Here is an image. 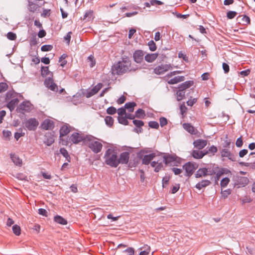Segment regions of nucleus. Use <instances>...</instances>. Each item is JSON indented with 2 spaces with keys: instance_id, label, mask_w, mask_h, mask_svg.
Returning <instances> with one entry per match:
<instances>
[{
  "instance_id": "f257e3e1",
  "label": "nucleus",
  "mask_w": 255,
  "mask_h": 255,
  "mask_svg": "<svg viewBox=\"0 0 255 255\" xmlns=\"http://www.w3.org/2000/svg\"><path fill=\"white\" fill-rule=\"evenodd\" d=\"M104 159L105 163L111 167L116 168L118 166V155L116 150L108 148L106 151Z\"/></svg>"
},
{
  "instance_id": "f03ea898",
  "label": "nucleus",
  "mask_w": 255,
  "mask_h": 255,
  "mask_svg": "<svg viewBox=\"0 0 255 255\" xmlns=\"http://www.w3.org/2000/svg\"><path fill=\"white\" fill-rule=\"evenodd\" d=\"M122 61L115 63L112 67V70L114 74L122 75L129 70L130 62L127 57H122Z\"/></svg>"
},
{
  "instance_id": "7ed1b4c3",
  "label": "nucleus",
  "mask_w": 255,
  "mask_h": 255,
  "mask_svg": "<svg viewBox=\"0 0 255 255\" xmlns=\"http://www.w3.org/2000/svg\"><path fill=\"white\" fill-rule=\"evenodd\" d=\"M175 159V157L173 155L170 154L164 155L157 161H152L151 163V166L154 168V171L155 172H158L163 168V163L167 165L174 161Z\"/></svg>"
},
{
  "instance_id": "20e7f679",
  "label": "nucleus",
  "mask_w": 255,
  "mask_h": 255,
  "mask_svg": "<svg viewBox=\"0 0 255 255\" xmlns=\"http://www.w3.org/2000/svg\"><path fill=\"white\" fill-rule=\"evenodd\" d=\"M97 139V138L92 135H86L85 142L91 150L95 153L100 152L103 148V144L98 141Z\"/></svg>"
},
{
  "instance_id": "39448f33",
  "label": "nucleus",
  "mask_w": 255,
  "mask_h": 255,
  "mask_svg": "<svg viewBox=\"0 0 255 255\" xmlns=\"http://www.w3.org/2000/svg\"><path fill=\"white\" fill-rule=\"evenodd\" d=\"M216 174V171L211 167L200 168L195 174L197 178L206 177L208 175H213Z\"/></svg>"
},
{
  "instance_id": "423d86ee",
  "label": "nucleus",
  "mask_w": 255,
  "mask_h": 255,
  "mask_svg": "<svg viewBox=\"0 0 255 255\" xmlns=\"http://www.w3.org/2000/svg\"><path fill=\"white\" fill-rule=\"evenodd\" d=\"M198 164L196 162H188L183 166V169L185 171V175L190 177L197 169Z\"/></svg>"
},
{
  "instance_id": "0eeeda50",
  "label": "nucleus",
  "mask_w": 255,
  "mask_h": 255,
  "mask_svg": "<svg viewBox=\"0 0 255 255\" xmlns=\"http://www.w3.org/2000/svg\"><path fill=\"white\" fill-rule=\"evenodd\" d=\"M23 124L25 128L28 130L34 131L39 125V122L36 119L31 118L25 120Z\"/></svg>"
},
{
  "instance_id": "6e6552de",
  "label": "nucleus",
  "mask_w": 255,
  "mask_h": 255,
  "mask_svg": "<svg viewBox=\"0 0 255 255\" xmlns=\"http://www.w3.org/2000/svg\"><path fill=\"white\" fill-rule=\"evenodd\" d=\"M172 69L170 64H161L154 68L153 73L157 75H162Z\"/></svg>"
},
{
  "instance_id": "1a4fd4ad",
  "label": "nucleus",
  "mask_w": 255,
  "mask_h": 255,
  "mask_svg": "<svg viewBox=\"0 0 255 255\" xmlns=\"http://www.w3.org/2000/svg\"><path fill=\"white\" fill-rule=\"evenodd\" d=\"M33 109V105L28 101H24L20 103L17 108L19 112L23 113V112H29Z\"/></svg>"
},
{
  "instance_id": "9d476101",
  "label": "nucleus",
  "mask_w": 255,
  "mask_h": 255,
  "mask_svg": "<svg viewBox=\"0 0 255 255\" xmlns=\"http://www.w3.org/2000/svg\"><path fill=\"white\" fill-rule=\"evenodd\" d=\"M70 141L74 144H77L82 141L86 142V136H83L78 132H74L70 137Z\"/></svg>"
},
{
  "instance_id": "9b49d317",
  "label": "nucleus",
  "mask_w": 255,
  "mask_h": 255,
  "mask_svg": "<svg viewBox=\"0 0 255 255\" xmlns=\"http://www.w3.org/2000/svg\"><path fill=\"white\" fill-rule=\"evenodd\" d=\"M183 128L189 133L192 135H195L197 137L200 136L199 131L192 125L189 123H184L183 124Z\"/></svg>"
},
{
  "instance_id": "f8f14e48",
  "label": "nucleus",
  "mask_w": 255,
  "mask_h": 255,
  "mask_svg": "<svg viewBox=\"0 0 255 255\" xmlns=\"http://www.w3.org/2000/svg\"><path fill=\"white\" fill-rule=\"evenodd\" d=\"M130 153L128 151L122 152L118 156V165L121 164H127L129 161Z\"/></svg>"
},
{
  "instance_id": "ddd939ff",
  "label": "nucleus",
  "mask_w": 255,
  "mask_h": 255,
  "mask_svg": "<svg viewBox=\"0 0 255 255\" xmlns=\"http://www.w3.org/2000/svg\"><path fill=\"white\" fill-rule=\"evenodd\" d=\"M44 85L50 90L56 92L58 91V87L54 82L52 78L49 77L45 79L44 82Z\"/></svg>"
},
{
  "instance_id": "4468645a",
  "label": "nucleus",
  "mask_w": 255,
  "mask_h": 255,
  "mask_svg": "<svg viewBox=\"0 0 255 255\" xmlns=\"http://www.w3.org/2000/svg\"><path fill=\"white\" fill-rule=\"evenodd\" d=\"M208 141L205 139H198L193 141L194 147L199 150L203 149L207 145Z\"/></svg>"
},
{
  "instance_id": "2eb2a0df",
  "label": "nucleus",
  "mask_w": 255,
  "mask_h": 255,
  "mask_svg": "<svg viewBox=\"0 0 255 255\" xmlns=\"http://www.w3.org/2000/svg\"><path fill=\"white\" fill-rule=\"evenodd\" d=\"M41 127L44 130L52 129L54 128V123L52 120L45 119L42 123Z\"/></svg>"
},
{
  "instance_id": "dca6fc26",
  "label": "nucleus",
  "mask_w": 255,
  "mask_h": 255,
  "mask_svg": "<svg viewBox=\"0 0 255 255\" xmlns=\"http://www.w3.org/2000/svg\"><path fill=\"white\" fill-rule=\"evenodd\" d=\"M54 142L53 132H47L44 135V143L47 146L51 145Z\"/></svg>"
},
{
  "instance_id": "f3484780",
  "label": "nucleus",
  "mask_w": 255,
  "mask_h": 255,
  "mask_svg": "<svg viewBox=\"0 0 255 255\" xmlns=\"http://www.w3.org/2000/svg\"><path fill=\"white\" fill-rule=\"evenodd\" d=\"M144 53L141 50L135 51L133 54V57L135 62L140 63L143 59Z\"/></svg>"
},
{
  "instance_id": "a211bd4d",
  "label": "nucleus",
  "mask_w": 255,
  "mask_h": 255,
  "mask_svg": "<svg viewBox=\"0 0 255 255\" xmlns=\"http://www.w3.org/2000/svg\"><path fill=\"white\" fill-rule=\"evenodd\" d=\"M156 153H151L149 154L144 155L142 158V164L143 165H147L149 163L151 164L152 160L155 157Z\"/></svg>"
},
{
  "instance_id": "6ab92c4d",
  "label": "nucleus",
  "mask_w": 255,
  "mask_h": 255,
  "mask_svg": "<svg viewBox=\"0 0 255 255\" xmlns=\"http://www.w3.org/2000/svg\"><path fill=\"white\" fill-rule=\"evenodd\" d=\"M133 124L136 127V128L133 129V131L136 133L141 132L142 130V127L144 125V123L141 120H134Z\"/></svg>"
},
{
  "instance_id": "aec40b11",
  "label": "nucleus",
  "mask_w": 255,
  "mask_h": 255,
  "mask_svg": "<svg viewBox=\"0 0 255 255\" xmlns=\"http://www.w3.org/2000/svg\"><path fill=\"white\" fill-rule=\"evenodd\" d=\"M221 155L222 157H227L231 161H235V157L230 151L227 148L223 149L221 151Z\"/></svg>"
},
{
  "instance_id": "412c9836",
  "label": "nucleus",
  "mask_w": 255,
  "mask_h": 255,
  "mask_svg": "<svg viewBox=\"0 0 255 255\" xmlns=\"http://www.w3.org/2000/svg\"><path fill=\"white\" fill-rule=\"evenodd\" d=\"M191 154L195 159H201L205 155V151L198 150H193L192 151Z\"/></svg>"
},
{
  "instance_id": "4be33fe9",
  "label": "nucleus",
  "mask_w": 255,
  "mask_h": 255,
  "mask_svg": "<svg viewBox=\"0 0 255 255\" xmlns=\"http://www.w3.org/2000/svg\"><path fill=\"white\" fill-rule=\"evenodd\" d=\"M70 131V127L68 125H64L60 129V137L68 134Z\"/></svg>"
},
{
  "instance_id": "5701e85b",
  "label": "nucleus",
  "mask_w": 255,
  "mask_h": 255,
  "mask_svg": "<svg viewBox=\"0 0 255 255\" xmlns=\"http://www.w3.org/2000/svg\"><path fill=\"white\" fill-rule=\"evenodd\" d=\"M211 184V182L209 180H202L200 182H198L195 185V187L198 190H201L203 188L209 186Z\"/></svg>"
},
{
  "instance_id": "b1692460",
  "label": "nucleus",
  "mask_w": 255,
  "mask_h": 255,
  "mask_svg": "<svg viewBox=\"0 0 255 255\" xmlns=\"http://www.w3.org/2000/svg\"><path fill=\"white\" fill-rule=\"evenodd\" d=\"M185 77L183 76H177L168 81L169 84L173 85L184 81Z\"/></svg>"
},
{
  "instance_id": "393cba45",
  "label": "nucleus",
  "mask_w": 255,
  "mask_h": 255,
  "mask_svg": "<svg viewBox=\"0 0 255 255\" xmlns=\"http://www.w3.org/2000/svg\"><path fill=\"white\" fill-rule=\"evenodd\" d=\"M19 100L17 98H14L10 101L7 104V107L11 112L15 109L16 106L18 104Z\"/></svg>"
},
{
  "instance_id": "a878e982",
  "label": "nucleus",
  "mask_w": 255,
  "mask_h": 255,
  "mask_svg": "<svg viewBox=\"0 0 255 255\" xmlns=\"http://www.w3.org/2000/svg\"><path fill=\"white\" fill-rule=\"evenodd\" d=\"M10 156L14 164L18 166H21L22 165V160L20 159L17 155L14 153H10Z\"/></svg>"
},
{
  "instance_id": "bb28decb",
  "label": "nucleus",
  "mask_w": 255,
  "mask_h": 255,
  "mask_svg": "<svg viewBox=\"0 0 255 255\" xmlns=\"http://www.w3.org/2000/svg\"><path fill=\"white\" fill-rule=\"evenodd\" d=\"M54 221L59 224L65 225L67 224V221L66 219L59 215H56L54 217Z\"/></svg>"
},
{
  "instance_id": "cd10ccee",
  "label": "nucleus",
  "mask_w": 255,
  "mask_h": 255,
  "mask_svg": "<svg viewBox=\"0 0 255 255\" xmlns=\"http://www.w3.org/2000/svg\"><path fill=\"white\" fill-rule=\"evenodd\" d=\"M194 84L193 81L189 80L184 82L182 83L181 85H180L178 87V88H181L184 90L190 88Z\"/></svg>"
},
{
  "instance_id": "c85d7f7f",
  "label": "nucleus",
  "mask_w": 255,
  "mask_h": 255,
  "mask_svg": "<svg viewBox=\"0 0 255 255\" xmlns=\"http://www.w3.org/2000/svg\"><path fill=\"white\" fill-rule=\"evenodd\" d=\"M158 55L156 53H151L146 54L145 57V60L148 62H153L157 57Z\"/></svg>"
},
{
  "instance_id": "c756f323",
  "label": "nucleus",
  "mask_w": 255,
  "mask_h": 255,
  "mask_svg": "<svg viewBox=\"0 0 255 255\" xmlns=\"http://www.w3.org/2000/svg\"><path fill=\"white\" fill-rule=\"evenodd\" d=\"M176 97L177 100L180 101L183 100L185 97V90L181 88H178V90L176 91Z\"/></svg>"
},
{
  "instance_id": "7c9ffc66",
  "label": "nucleus",
  "mask_w": 255,
  "mask_h": 255,
  "mask_svg": "<svg viewBox=\"0 0 255 255\" xmlns=\"http://www.w3.org/2000/svg\"><path fill=\"white\" fill-rule=\"evenodd\" d=\"M59 151L60 153L66 158V160L68 162L71 161V157L67 150L65 148H61Z\"/></svg>"
},
{
  "instance_id": "2f4dec72",
  "label": "nucleus",
  "mask_w": 255,
  "mask_h": 255,
  "mask_svg": "<svg viewBox=\"0 0 255 255\" xmlns=\"http://www.w3.org/2000/svg\"><path fill=\"white\" fill-rule=\"evenodd\" d=\"M136 104L135 102H128L125 105V108L127 109L129 112H133L134 111V107L136 106Z\"/></svg>"
},
{
  "instance_id": "473e14b6",
  "label": "nucleus",
  "mask_w": 255,
  "mask_h": 255,
  "mask_svg": "<svg viewBox=\"0 0 255 255\" xmlns=\"http://www.w3.org/2000/svg\"><path fill=\"white\" fill-rule=\"evenodd\" d=\"M218 151L217 148L216 146L214 145L211 146L208 150L205 151V155L212 153V155H214L215 153H216Z\"/></svg>"
},
{
  "instance_id": "72a5a7b5",
  "label": "nucleus",
  "mask_w": 255,
  "mask_h": 255,
  "mask_svg": "<svg viewBox=\"0 0 255 255\" xmlns=\"http://www.w3.org/2000/svg\"><path fill=\"white\" fill-rule=\"evenodd\" d=\"M67 57V54H63L59 58V62L60 63V66L62 67H64L67 63V60L65 59Z\"/></svg>"
},
{
  "instance_id": "f704fd0d",
  "label": "nucleus",
  "mask_w": 255,
  "mask_h": 255,
  "mask_svg": "<svg viewBox=\"0 0 255 255\" xmlns=\"http://www.w3.org/2000/svg\"><path fill=\"white\" fill-rule=\"evenodd\" d=\"M135 117L137 118H143L145 116V112L141 109H138L135 113Z\"/></svg>"
},
{
  "instance_id": "c9c22d12",
  "label": "nucleus",
  "mask_w": 255,
  "mask_h": 255,
  "mask_svg": "<svg viewBox=\"0 0 255 255\" xmlns=\"http://www.w3.org/2000/svg\"><path fill=\"white\" fill-rule=\"evenodd\" d=\"M187 108L185 106L184 103H182L180 106V114L182 117L183 118L186 115Z\"/></svg>"
},
{
  "instance_id": "e433bc0d",
  "label": "nucleus",
  "mask_w": 255,
  "mask_h": 255,
  "mask_svg": "<svg viewBox=\"0 0 255 255\" xmlns=\"http://www.w3.org/2000/svg\"><path fill=\"white\" fill-rule=\"evenodd\" d=\"M105 121L106 123V124L110 127H111L113 124H114V119L111 117V116H106L105 118Z\"/></svg>"
},
{
  "instance_id": "4c0bfd02",
  "label": "nucleus",
  "mask_w": 255,
  "mask_h": 255,
  "mask_svg": "<svg viewBox=\"0 0 255 255\" xmlns=\"http://www.w3.org/2000/svg\"><path fill=\"white\" fill-rule=\"evenodd\" d=\"M93 15V11L92 10L87 11L85 12V13L84 15L83 19L84 20L87 19V20H89L91 18H92Z\"/></svg>"
},
{
  "instance_id": "58836bf2",
  "label": "nucleus",
  "mask_w": 255,
  "mask_h": 255,
  "mask_svg": "<svg viewBox=\"0 0 255 255\" xmlns=\"http://www.w3.org/2000/svg\"><path fill=\"white\" fill-rule=\"evenodd\" d=\"M12 229L13 233L16 236H19L20 234L21 229L19 226H18L17 225H14L12 226Z\"/></svg>"
},
{
  "instance_id": "ea45409f",
  "label": "nucleus",
  "mask_w": 255,
  "mask_h": 255,
  "mask_svg": "<svg viewBox=\"0 0 255 255\" xmlns=\"http://www.w3.org/2000/svg\"><path fill=\"white\" fill-rule=\"evenodd\" d=\"M41 75L42 76H46L48 75L50 72L49 71L48 67L47 66H42L41 68Z\"/></svg>"
},
{
  "instance_id": "a19ab883",
  "label": "nucleus",
  "mask_w": 255,
  "mask_h": 255,
  "mask_svg": "<svg viewBox=\"0 0 255 255\" xmlns=\"http://www.w3.org/2000/svg\"><path fill=\"white\" fill-rule=\"evenodd\" d=\"M118 121L119 123L123 124L124 125H128V121L126 118V117L123 116H119L118 117Z\"/></svg>"
},
{
  "instance_id": "79ce46f5",
  "label": "nucleus",
  "mask_w": 255,
  "mask_h": 255,
  "mask_svg": "<svg viewBox=\"0 0 255 255\" xmlns=\"http://www.w3.org/2000/svg\"><path fill=\"white\" fill-rule=\"evenodd\" d=\"M148 45L150 51H154L156 50V45L153 40L149 41L148 43Z\"/></svg>"
},
{
  "instance_id": "37998d69",
  "label": "nucleus",
  "mask_w": 255,
  "mask_h": 255,
  "mask_svg": "<svg viewBox=\"0 0 255 255\" xmlns=\"http://www.w3.org/2000/svg\"><path fill=\"white\" fill-rule=\"evenodd\" d=\"M102 87L103 84L101 83H99L92 89V92H93L96 94L102 88Z\"/></svg>"
},
{
  "instance_id": "c03bdc74",
  "label": "nucleus",
  "mask_w": 255,
  "mask_h": 255,
  "mask_svg": "<svg viewBox=\"0 0 255 255\" xmlns=\"http://www.w3.org/2000/svg\"><path fill=\"white\" fill-rule=\"evenodd\" d=\"M7 89L8 85L6 83H0V93L5 92Z\"/></svg>"
},
{
  "instance_id": "a18cd8bd",
  "label": "nucleus",
  "mask_w": 255,
  "mask_h": 255,
  "mask_svg": "<svg viewBox=\"0 0 255 255\" xmlns=\"http://www.w3.org/2000/svg\"><path fill=\"white\" fill-rule=\"evenodd\" d=\"M230 182V179L228 177L224 178L220 182V185L222 187H225Z\"/></svg>"
},
{
  "instance_id": "49530a36",
  "label": "nucleus",
  "mask_w": 255,
  "mask_h": 255,
  "mask_svg": "<svg viewBox=\"0 0 255 255\" xmlns=\"http://www.w3.org/2000/svg\"><path fill=\"white\" fill-rule=\"evenodd\" d=\"M53 48L52 45L46 44L42 46L41 50L42 51H51Z\"/></svg>"
},
{
  "instance_id": "de8ad7c7",
  "label": "nucleus",
  "mask_w": 255,
  "mask_h": 255,
  "mask_svg": "<svg viewBox=\"0 0 255 255\" xmlns=\"http://www.w3.org/2000/svg\"><path fill=\"white\" fill-rule=\"evenodd\" d=\"M88 60L90 62V66L91 67H93L96 64V61L94 56L92 55H90L88 56Z\"/></svg>"
},
{
  "instance_id": "09e8293b",
  "label": "nucleus",
  "mask_w": 255,
  "mask_h": 255,
  "mask_svg": "<svg viewBox=\"0 0 255 255\" xmlns=\"http://www.w3.org/2000/svg\"><path fill=\"white\" fill-rule=\"evenodd\" d=\"M148 126L150 128L155 129H157L159 127V124L155 121H150L148 123Z\"/></svg>"
},
{
  "instance_id": "8fccbe9b",
  "label": "nucleus",
  "mask_w": 255,
  "mask_h": 255,
  "mask_svg": "<svg viewBox=\"0 0 255 255\" xmlns=\"http://www.w3.org/2000/svg\"><path fill=\"white\" fill-rule=\"evenodd\" d=\"M237 14V13L235 11H229L227 13V17L229 19H232L234 18Z\"/></svg>"
},
{
  "instance_id": "3c124183",
  "label": "nucleus",
  "mask_w": 255,
  "mask_h": 255,
  "mask_svg": "<svg viewBox=\"0 0 255 255\" xmlns=\"http://www.w3.org/2000/svg\"><path fill=\"white\" fill-rule=\"evenodd\" d=\"M7 38L10 40H14L16 38V35L13 32H8L7 33Z\"/></svg>"
},
{
  "instance_id": "603ef678",
  "label": "nucleus",
  "mask_w": 255,
  "mask_h": 255,
  "mask_svg": "<svg viewBox=\"0 0 255 255\" xmlns=\"http://www.w3.org/2000/svg\"><path fill=\"white\" fill-rule=\"evenodd\" d=\"M242 20L244 25H247L250 23V18L248 16L244 15L242 18Z\"/></svg>"
},
{
  "instance_id": "864d4df0",
  "label": "nucleus",
  "mask_w": 255,
  "mask_h": 255,
  "mask_svg": "<svg viewBox=\"0 0 255 255\" xmlns=\"http://www.w3.org/2000/svg\"><path fill=\"white\" fill-rule=\"evenodd\" d=\"M117 110L114 107H110L107 109V113L109 115H114L116 113Z\"/></svg>"
},
{
  "instance_id": "5fc2aeb1",
  "label": "nucleus",
  "mask_w": 255,
  "mask_h": 255,
  "mask_svg": "<svg viewBox=\"0 0 255 255\" xmlns=\"http://www.w3.org/2000/svg\"><path fill=\"white\" fill-rule=\"evenodd\" d=\"M163 4H164V3L160 0H150V4H151V5L154 6V5H163Z\"/></svg>"
},
{
  "instance_id": "6e6d98bb",
  "label": "nucleus",
  "mask_w": 255,
  "mask_h": 255,
  "mask_svg": "<svg viewBox=\"0 0 255 255\" xmlns=\"http://www.w3.org/2000/svg\"><path fill=\"white\" fill-rule=\"evenodd\" d=\"M197 101V98H192L190 97V98L187 102V104L189 106H192L195 103H196Z\"/></svg>"
},
{
  "instance_id": "4d7b16f0",
  "label": "nucleus",
  "mask_w": 255,
  "mask_h": 255,
  "mask_svg": "<svg viewBox=\"0 0 255 255\" xmlns=\"http://www.w3.org/2000/svg\"><path fill=\"white\" fill-rule=\"evenodd\" d=\"M50 15V9H43L41 16L43 17H46Z\"/></svg>"
},
{
  "instance_id": "13d9d810",
  "label": "nucleus",
  "mask_w": 255,
  "mask_h": 255,
  "mask_svg": "<svg viewBox=\"0 0 255 255\" xmlns=\"http://www.w3.org/2000/svg\"><path fill=\"white\" fill-rule=\"evenodd\" d=\"M159 123L161 127H163L167 125V119L164 117H161L159 119Z\"/></svg>"
},
{
  "instance_id": "bf43d9fd",
  "label": "nucleus",
  "mask_w": 255,
  "mask_h": 255,
  "mask_svg": "<svg viewBox=\"0 0 255 255\" xmlns=\"http://www.w3.org/2000/svg\"><path fill=\"white\" fill-rule=\"evenodd\" d=\"M243 144V142L242 136L238 138L236 142V146L238 147H241L242 146Z\"/></svg>"
},
{
  "instance_id": "052dcab7",
  "label": "nucleus",
  "mask_w": 255,
  "mask_h": 255,
  "mask_svg": "<svg viewBox=\"0 0 255 255\" xmlns=\"http://www.w3.org/2000/svg\"><path fill=\"white\" fill-rule=\"evenodd\" d=\"M222 196L224 198H226L231 194L230 189H227L222 191Z\"/></svg>"
},
{
  "instance_id": "680f3d73",
  "label": "nucleus",
  "mask_w": 255,
  "mask_h": 255,
  "mask_svg": "<svg viewBox=\"0 0 255 255\" xmlns=\"http://www.w3.org/2000/svg\"><path fill=\"white\" fill-rule=\"evenodd\" d=\"M170 179V177L169 176H165L163 177L162 182V186L164 187L165 184H168L169 181Z\"/></svg>"
},
{
  "instance_id": "e2e57ef3",
  "label": "nucleus",
  "mask_w": 255,
  "mask_h": 255,
  "mask_svg": "<svg viewBox=\"0 0 255 255\" xmlns=\"http://www.w3.org/2000/svg\"><path fill=\"white\" fill-rule=\"evenodd\" d=\"M126 252L128 255H134V251L132 248H128L124 251Z\"/></svg>"
},
{
  "instance_id": "0e129e2a",
  "label": "nucleus",
  "mask_w": 255,
  "mask_h": 255,
  "mask_svg": "<svg viewBox=\"0 0 255 255\" xmlns=\"http://www.w3.org/2000/svg\"><path fill=\"white\" fill-rule=\"evenodd\" d=\"M3 135L5 138H9L11 136V132L8 130H3Z\"/></svg>"
},
{
  "instance_id": "69168bd1",
  "label": "nucleus",
  "mask_w": 255,
  "mask_h": 255,
  "mask_svg": "<svg viewBox=\"0 0 255 255\" xmlns=\"http://www.w3.org/2000/svg\"><path fill=\"white\" fill-rule=\"evenodd\" d=\"M118 114L119 116H123L126 114V109L124 108H121L118 109Z\"/></svg>"
},
{
  "instance_id": "338daca9",
  "label": "nucleus",
  "mask_w": 255,
  "mask_h": 255,
  "mask_svg": "<svg viewBox=\"0 0 255 255\" xmlns=\"http://www.w3.org/2000/svg\"><path fill=\"white\" fill-rule=\"evenodd\" d=\"M180 188V185L179 184H176L174 186H173L171 189V193L172 194L176 193Z\"/></svg>"
},
{
  "instance_id": "774afa93",
  "label": "nucleus",
  "mask_w": 255,
  "mask_h": 255,
  "mask_svg": "<svg viewBox=\"0 0 255 255\" xmlns=\"http://www.w3.org/2000/svg\"><path fill=\"white\" fill-rule=\"evenodd\" d=\"M248 152V151L246 149H244L240 151L239 153V155L240 157H243L245 156Z\"/></svg>"
}]
</instances>
